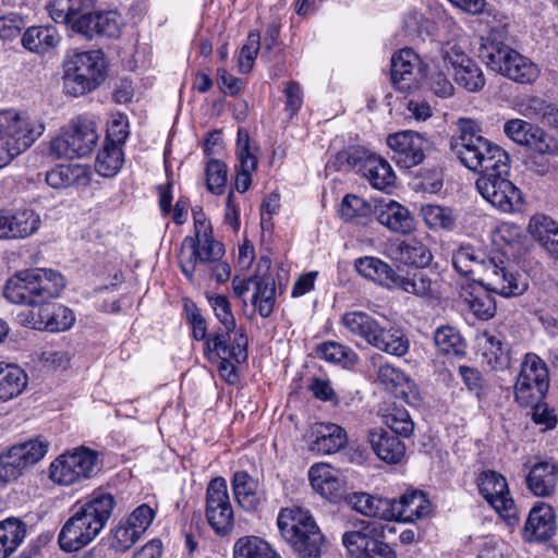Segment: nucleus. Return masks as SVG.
I'll use <instances>...</instances> for the list:
<instances>
[{"label":"nucleus","mask_w":558,"mask_h":558,"mask_svg":"<svg viewBox=\"0 0 558 558\" xmlns=\"http://www.w3.org/2000/svg\"><path fill=\"white\" fill-rule=\"evenodd\" d=\"M527 229L548 254L558 259V223L545 215H535L531 218Z\"/></svg>","instance_id":"nucleus-40"},{"label":"nucleus","mask_w":558,"mask_h":558,"mask_svg":"<svg viewBox=\"0 0 558 558\" xmlns=\"http://www.w3.org/2000/svg\"><path fill=\"white\" fill-rule=\"evenodd\" d=\"M426 75V65L411 48H403L391 57V82L401 93H410L420 87Z\"/></svg>","instance_id":"nucleus-21"},{"label":"nucleus","mask_w":558,"mask_h":558,"mask_svg":"<svg viewBox=\"0 0 558 558\" xmlns=\"http://www.w3.org/2000/svg\"><path fill=\"white\" fill-rule=\"evenodd\" d=\"M549 387L548 369L545 362L534 353L525 354L514 385L517 401L524 407L538 403Z\"/></svg>","instance_id":"nucleus-16"},{"label":"nucleus","mask_w":558,"mask_h":558,"mask_svg":"<svg viewBox=\"0 0 558 558\" xmlns=\"http://www.w3.org/2000/svg\"><path fill=\"white\" fill-rule=\"evenodd\" d=\"M367 439L374 453L386 463L397 464L405 454L404 444L384 428L369 430Z\"/></svg>","instance_id":"nucleus-32"},{"label":"nucleus","mask_w":558,"mask_h":558,"mask_svg":"<svg viewBox=\"0 0 558 558\" xmlns=\"http://www.w3.org/2000/svg\"><path fill=\"white\" fill-rule=\"evenodd\" d=\"M205 515L208 524L218 535H227L231 532L234 517L223 477L213 478L207 486Z\"/></svg>","instance_id":"nucleus-18"},{"label":"nucleus","mask_w":558,"mask_h":558,"mask_svg":"<svg viewBox=\"0 0 558 558\" xmlns=\"http://www.w3.org/2000/svg\"><path fill=\"white\" fill-rule=\"evenodd\" d=\"M204 356L216 364L218 373L228 384L239 380L236 365L247 360V338L244 331L218 329L209 333L204 344Z\"/></svg>","instance_id":"nucleus-7"},{"label":"nucleus","mask_w":558,"mask_h":558,"mask_svg":"<svg viewBox=\"0 0 558 558\" xmlns=\"http://www.w3.org/2000/svg\"><path fill=\"white\" fill-rule=\"evenodd\" d=\"M384 424L393 432V435L409 437L414 429V423L409 412L403 408H392L384 414Z\"/></svg>","instance_id":"nucleus-57"},{"label":"nucleus","mask_w":558,"mask_h":558,"mask_svg":"<svg viewBox=\"0 0 558 558\" xmlns=\"http://www.w3.org/2000/svg\"><path fill=\"white\" fill-rule=\"evenodd\" d=\"M312 487L331 501L341 499L345 492V482L340 470L328 463H316L308 471Z\"/></svg>","instance_id":"nucleus-26"},{"label":"nucleus","mask_w":558,"mask_h":558,"mask_svg":"<svg viewBox=\"0 0 558 558\" xmlns=\"http://www.w3.org/2000/svg\"><path fill=\"white\" fill-rule=\"evenodd\" d=\"M50 444L43 437L31 438L11 446L0 454V488L16 481L41 461Z\"/></svg>","instance_id":"nucleus-14"},{"label":"nucleus","mask_w":558,"mask_h":558,"mask_svg":"<svg viewBox=\"0 0 558 558\" xmlns=\"http://www.w3.org/2000/svg\"><path fill=\"white\" fill-rule=\"evenodd\" d=\"M106 76L101 51L75 52L65 63L64 87L72 96H82L97 88Z\"/></svg>","instance_id":"nucleus-11"},{"label":"nucleus","mask_w":558,"mask_h":558,"mask_svg":"<svg viewBox=\"0 0 558 558\" xmlns=\"http://www.w3.org/2000/svg\"><path fill=\"white\" fill-rule=\"evenodd\" d=\"M341 217L348 221H360L366 219L371 213V205L356 195H347L342 199L340 208Z\"/></svg>","instance_id":"nucleus-58"},{"label":"nucleus","mask_w":558,"mask_h":558,"mask_svg":"<svg viewBox=\"0 0 558 558\" xmlns=\"http://www.w3.org/2000/svg\"><path fill=\"white\" fill-rule=\"evenodd\" d=\"M123 161L121 147L104 144L97 154L95 169L101 177L111 178L120 171Z\"/></svg>","instance_id":"nucleus-52"},{"label":"nucleus","mask_w":558,"mask_h":558,"mask_svg":"<svg viewBox=\"0 0 558 558\" xmlns=\"http://www.w3.org/2000/svg\"><path fill=\"white\" fill-rule=\"evenodd\" d=\"M488 292L493 291L480 286L473 287L471 291L464 290L461 294L474 315L484 320L492 318L496 313L495 300Z\"/></svg>","instance_id":"nucleus-49"},{"label":"nucleus","mask_w":558,"mask_h":558,"mask_svg":"<svg viewBox=\"0 0 558 558\" xmlns=\"http://www.w3.org/2000/svg\"><path fill=\"white\" fill-rule=\"evenodd\" d=\"M348 506L353 510L383 521H391L390 499L368 495L366 493H353L345 497Z\"/></svg>","instance_id":"nucleus-39"},{"label":"nucleus","mask_w":558,"mask_h":558,"mask_svg":"<svg viewBox=\"0 0 558 558\" xmlns=\"http://www.w3.org/2000/svg\"><path fill=\"white\" fill-rule=\"evenodd\" d=\"M315 439L311 444V450L320 454H331L339 451L347 444V433L333 423H316L312 427Z\"/></svg>","instance_id":"nucleus-33"},{"label":"nucleus","mask_w":558,"mask_h":558,"mask_svg":"<svg viewBox=\"0 0 558 558\" xmlns=\"http://www.w3.org/2000/svg\"><path fill=\"white\" fill-rule=\"evenodd\" d=\"M556 532L555 512L551 506L545 502L535 505L527 517L524 534L530 542H544Z\"/></svg>","instance_id":"nucleus-31"},{"label":"nucleus","mask_w":558,"mask_h":558,"mask_svg":"<svg viewBox=\"0 0 558 558\" xmlns=\"http://www.w3.org/2000/svg\"><path fill=\"white\" fill-rule=\"evenodd\" d=\"M437 349L447 355L461 356L465 352V343L460 332L451 326H440L434 333Z\"/></svg>","instance_id":"nucleus-54"},{"label":"nucleus","mask_w":558,"mask_h":558,"mask_svg":"<svg viewBox=\"0 0 558 558\" xmlns=\"http://www.w3.org/2000/svg\"><path fill=\"white\" fill-rule=\"evenodd\" d=\"M454 81L466 90L475 93L485 86V76L480 65L472 59L453 71Z\"/></svg>","instance_id":"nucleus-56"},{"label":"nucleus","mask_w":558,"mask_h":558,"mask_svg":"<svg viewBox=\"0 0 558 558\" xmlns=\"http://www.w3.org/2000/svg\"><path fill=\"white\" fill-rule=\"evenodd\" d=\"M389 510L391 520L414 522L427 517L432 511V504L423 492L413 490L403 494L398 500L390 499Z\"/></svg>","instance_id":"nucleus-29"},{"label":"nucleus","mask_w":558,"mask_h":558,"mask_svg":"<svg viewBox=\"0 0 558 558\" xmlns=\"http://www.w3.org/2000/svg\"><path fill=\"white\" fill-rule=\"evenodd\" d=\"M478 57L492 71L520 84H531L539 75L534 62L504 43L499 29L482 37Z\"/></svg>","instance_id":"nucleus-4"},{"label":"nucleus","mask_w":558,"mask_h":558,"mask_svg":"<svg viewBox=\"0 0 558 558\" xmlns=\"http://www.w3.org/2000/svg\"><path fill=\"white\" fill-rule=\"evenodd\" d=\"M390 250L392 258L405 265L423 268L432 262V253L416 239L400 241Z\"/></svg>","instance_id":"nucleus-42"},{"label":"nucleus","mask_w":558,"mask_h":558,"mask_svg":"<svg viewBox=\"0 0 558 558\" xmlns=\"http://www.w3.org/2000/svg\"><path fill=\"white\" fill-rule=\"evenodd\" d=\"M253 305L262 317H269L276 303V283L271 276H262L255 280Z\"/></svg>","instance_id":"nucleus-47"},{"label":"nucleus","mask_w":558,"mask_h":558,"mask_svg":"<svg viewBox=\"0 0 558 558\" xmlns=\"http://www.w3.org/2000/svg\"><path fill=\"white\" fill-rule=\"evenodd\" d=\"M61 36L52 25L28 27L22 37V45L31 52L44 54L56 49Z\"/></svg>","instance_id":"nucleus-37"},{"label":"nucleus","mask_w":558,"mask_h":558,"mask_svg":"<svg viewBox=\"0 0 558 558\" xmlns=\"http://www.w3.org/2000/svg\"><path fill=\"white\" fill-rule=\"evenodd\" d=\"M208 302L215 313L216 318L222 325V329L235 331L236 322L232 313L229 299L223 294H215L208 296Z\"/></svg>","instance_id":"nucleus-60"},{"label":"nucleus","mask_w":558,"mask_h":558,"mask_svg":"<svg viewBox=\"0 0 558 558\" xmlns=\"http://www.w3.org/2000/svg\"><path fill=\"white\" fill-rule=\"evenodd\" d=\"M452 266L461 276H478L475 282L505 298L521 295L526 283L501 258L487 256L471 245H462L452 255Z\"/></svg>","instance_id":"nucleus-2"},{"label":"nucleus","mask_w":558,"mask_h":558,"mask_svg":"<svg viewBox=\"0 0 558 558\" xmlns=\"http://www.w3.org/2000/svg\"><path fill=\"white\" fill-rule=\"evenodd\" d=\"M421 216L430 229L452 230L456 227L457 215L449 207L426 204L421 207Z\"/></svg>","instance_id":"nucleus-53"},{"label":"nucleus","mask_w":558,"mask_h":558,"mask_svg":"<svg viewBox=\"0 0 558 558\" xmlns=\"http://www.w3.org/2000/svg\"><path fill=\"white\" fill-rule=\"evenodd\" d=\"M46 8L56 23L64 24L84 37L90 32L95 0H51Z\"/></svg>","instance_id":"nucleus-19"},{"label":"nucleus","mask_w":558,"mask_h":558,"mask_svg":"<svg viewBox=\"0 0 558 558\" xmlns=\"http://www.w3.org/2000/svg\"><path fill=\"white\" fill-rule=\"evenodd\" d=\"M38 360L43 367L50 371L65 369L71 361V355L68 351L56 348H48L43 350Z\"/></svg>","instance_id":"nucleus-64"},{"label":"nucleus","mask_w":558,"mask_h":558,"mask_svg":"<svg viewBox=\"0 0 558 558\" xmlns=\"http://www.w3.org/2000/svg\"><path fill=\"white\" fill-rule=\"evenodd\" d=\"M504 132L513 142L541 155H558L557 140L537 125L521 119H511L504 124Z\"/></svg>","instance_id":"nucleus-22"},{"label":"nucleus","mask_w":558,"mask_h":558,"mask_svg":"<svg viewBox=\"0 0 558 558\" xmlns=\"http://www.w3.org/2000/svg\"><path fill=\"white\" fill-rule=\"evenodd\" d=\"M317 357L342 367L353 366L357 360V354L350 348L339 342H324L316 347Z\"/></svg>","instance_id":"nucleus-50"},{"label":"nucleus","mask_w":558,"mask_h":558,"mask_svg":"<svg viewBox=\"0 0 558 558\" xmlns=\"http://www.w3.org/2000/svg\"><path fill=\"white\" fill-rule=\"evenodd\" d=\"M548 104L546 99L538 96H523L517 100L515 109L529 119H539L542 121Z\"/></svg>","instance_id":"nucleus-63"},{"label":"nucleus","mask_w":558,"mask_h":558,"mask_svg":"<svg viewBox=\"0 0 558 558\" xmlns=\"http://www.w3.org/2000/svg\"><path fill=\"white\" fill-rule=\"evenodd\" d=\"M99 140L95 121L85 117L73 119L50 143L54 158H75L89 155Z\"/></svg>","instance_id":"nucleus-12"},{"label":"nucleus","mask_w":558,"mask_h":558,"mask_svg":"<svg viewBox=\"0 0 558 558\" xmlns=\"http://www.w3.org/2000/svg\"><path fill=\"white\" fill-rule=\"evenodd\" d=\"M277 525L283 539L301 558H317L323 535L308 510L300 507L281 509Z\"/></svg>","instance_id":"nucleus-8"},{"label":"nucleus","mask_w":558,"mask_h":558,"mask_svg":"<svg viewBox=\"0 0 558 558\" xmlns=\"http://www.w3.org/2000/svg\"><path fill=\"white\" fill-rule=\"evenodd\" d=\"M257 148L251 144L248 132L240 128L236 138V158L239 161L238 173L235 178V189L240 193L248 190L252 183V174L257 168Z\"/></svg>","instance_id":"nucleus-28"},{"label":"nucleus","mask_w":558,"mask_h":558,"mask_svg":"<svg viewBox=\"0 0 558 558\" xmlns=\"http://www.w3.org/2000/svg\"><path fill=\"white\" fill-rule=\"evenodd\" d=\"M40 216L32 208L0 210V239H25L39 229Z\"/></svg>","instance_id":"nucleus-24"},{"label":"nucleus","mask_w":558,"mask_h":558,"mask_svg":"<svg viewBox=\"0 0 558 558\" xmlns=\"http://www.w3.org/2000/svg\"><path fill=\"white\" fill-rule=\"evenodd\" d=\"M340 322L351 337L362 339L369 345H373L377 331H380L381 322L363 311L347 312Z\"/></svg>","instance_id":"nucleus-35"},{"label":"nucleus","mask_w":558,"mask_h":558,"mask_svg":"<svg viewBox=\"0 0 558 558\" xmlns=\"http://www.w3.org/2000/svg\"><path fill=\"white\" fill-rule=\"evenodd\" d=\"M114 505L116 499L108 490H93L63 524L58 536L60 548L73 553L92 543L106 526Z\"/></svg>","instance_id":"nucleus-1"},{"label":"nucleus","mask_w":558,"mask_h":558,"mask_svg":"<svg viewBox=\"0 0 558 558\" xmlns=\"http://www.w3.org/2000/svg\"><path fill=\"white\" fill-rule=\"evenodd\" d=\"M100 470L98 451L80 446L58 456L50 463L49 478L60 486H72L95 477Z\"/></svg>","instance_id":"nucleus-10"},{"label":"nucleus","mask_w":558,"mask_h":558,"mask_svg":"<svg viewBox=\"0 0 558 558\" xmlns=\"http://www.w3.org/2000/svg\"><path fill=\"white\" fill-rule=\"evenodd\" d=\"M26 378L20 367L0 363V401L19 396L26 385Z\"/></svg>","instance_id":"nucleus-48"},{"label":"nucleus","mask_w":558,"mask_h":558,"mask_svg":"<svg viewBox=\"0 0 558 558\" xmlns=\"http://www.w3.org/2000/svg\"><path fill=\"white\" fill-rule=\"evenodd\" d=\"M75 322L73 312L63 305H53L51 311H43L39 319L32 324L34 329L60 332L70 329Z\"/></svg>","instance_id":"nucleus-44"},{"label":"nucleus","mask_w":558,"mask_h":558,"mask_svg":"<svg viewBox=\"0 0 558 558\" xmlns=\"http://www.w3.org/2000/svg\"><path fill=\"white\" fill-rule=\"evenodd\" d=\"M377 220L397 233L407 234L415 228V220L409 209L396 201H388L378 206Z\"/></svg>","instance_id":"nucleus-34"},{"label":"nucleus","mask_w":558,"mask_h":558,"mask_svg":"<svg viewBox=\"0 0 558 558\" xmlns=\"http://www.w3.org/2000/svg\"><path fill=\"white\" fill-rule=\"evenodd\" d=\"M355 269L362 277L381 287L389 290H395L396 288L398 272L389 264L377 257L364 256L357 258L355 260Z\"/></svg>","instance_id":"nucleus-36"},{"label":"nucleus","mask_w":558,"mask_h":558,"mask_svg":"<svg viewBox=\"0 0 558 558\" xmlns=\"http://www.w3.org/2000/svg\"><path fill=\"white\" fill-rule=\"evenodd\" d=\"M234 498L245 511L255 510L260 501L257 481L245 471H236L231 481Z\"/></svg>","instance_id":"nucleus-43"},{"label":"nucleus","mask_w":558,"mask_h":558,"mask_svg":"<svg viewBox=\"0 0 558 558\" xmlns=\"http://www.w3.org/2000/svg\"><path fill=\"white\" fill-rule=\"evenodd\" d=\"M141 537L142 534L122 519L112 532L111 546L114 550L122 553L130 549Z\"/></svg>","instance_id":"nucleus-61"},{"label":"nucleus","mask_w":558,"mask_h":558,"mask_svg":"<svg viewBox=\"0 0 558 558\" xmlns=\"http://www.w3.org/2000/svg\"><path fill=\"white\" fill-rule=\"evenodd\" d=\"M377 380L387 390L404 400L408 404L418 407L422 397L415 383L400 368L386 363L377 369Z\"/></svg>","instance_id":"nucleus-25"},{"label":"nucleus","mask_w":558,"mask_h":558,"mask_svg":"<svg viewBox=\"0 0 558 558\" xmlns=\"http://www.w3.org/2000/svg\"><path fill=\"white\" fill-rule=\"evenodd\" d=\"M227 183V167L217 159H210L206 166L207 190L214 194H221Z\"/></svg>","instance_id":"nucleus-62"},{"label":"nucleus","mask_w":558,"mask_h":558,"mask_svg":"<svg viewBox=\"0 0 558 558\" xmlns=\"http://www.w3.org/2000/svg\"><path fill=\"white\" fill-rule=\"evenodd\" d=\"M45 125L26 112L0 111V169L28 149L44 133Z\"/></svg>","instance_id":"nucleus-6"},{"label":"nucleus","mask_w":558,"mask_h":558,"mask_svg":"<svg viewBox=\"0 0 558 558\" xmlns=\"http://www.w3.org/2000/svg\"><path fill=\"white\" fill-rule=\"evenodd\" d=\"M262 38L258 32H251L246 38V43L242 46L238 65L241 73H248L254 65L255 59L262 49Z\"/></svg>","instance_id":"nucleus-59"},{"label":"nucleus","mask_w":558,"mask_h":558,"mask_svg":"<svg viewBox=\"0 0 558 558\" xmlns=\"http://www.w3.org/2000/svg\"><path fill=\"white\" fill-rule=\"evenodd\" d=\"M338 158L352 166L361 163L362 175L376 190L386 191L395 184L396 175L390 163L379 156L367 155L364 150L352 148L341 151Z\"/></svg>","instance_id":"nucleus-20"},{"label":"nucleus","mask_w":558,"mask_h":558,"mask_svg":"<svg viewBox=\"0 0 558 558\" xmlns=\"http://www.w3.org/2000/svg\"><path fill=\"white\" fill-rule=\"evenodd\" d=\"M427 141L413 131H401L387 137V145L392 150V159L397 166L404 169L421 163L425 157Z\"/></svg>","instance_id":"nucleus-23"},{"label":"nucleus","mask_w":558,"mask_h":558,"mask_svg":"<svg viewBox=\"0 0 558 558\" xmlns=\"http://www.w3.org/2000/svg\"><path fill=\"white\" fill-rule=\"evenodd\" d=\"M527 489L536 497H550L558 484V464L554 461H538L525 476Z\"/></svg>","instance_id":"nucleus-30"},{"label":"nucleus","mask_w":558,"mask_h":558,"mask_svg":"<svg viewBox=\"0 0 558 558\" xmlns=\"http://www.w3.org/2000/svg\"><path fill=\"white\" fill-rule=\"evenodd\" d=\"M379 330L373 342V348L393 356H404L410 350V341L407 335L400 328L384 324L379 325Z\"/></svg>","instance_id":"nucleus-38"},{"label":"nucleus","mask_w":558,"mask_h":558,"mask_svg":"<svg viewBox=\"0 0 558 558\" xmlns=\"http://www.w3.org/2000/svg\"><path fill=\"white\" fill-rule=\"evenodd\" d=\"M63 276L52 269L21 270L10 277L4 286V298L19 305L41 306L58 298L64 288Z\"/></svg>","instance_id":"nucleus-5"},{"label":"nucleus","mask_w":558,"mask_h":558,"mask_svg":"<svg viewBox=\"0 0 558 558\" xmlns=\"http://www.w3.org/2000/svg\"><path fill=\"white\" fill-rule=\"evenodd\" d=\"M233 558H281L271 545L257 536L239 538L233 547Z\"/></svg>","instance_id":"nucleus-46"},{"label":"nucleus","mask_w":558,"mask_h":558,"mask_svg":"<svg viewBox=\"0 0 558 558\" xmlns=\"http://www.w3.org/2000/svg\"><path fill=\"white\" fill-rule=\"evenodd\" d=\"M121 25V16L117 12H98L95 10L90 23L92 29L85 37L93 38L95 35L116 37L120 34Z\"/></svg>","instance_id":"nucleus-55"},{"label":"nucleus","mask_w":558,"mask_h":558,"mask_svg":"<svg viewBox=\"0 0 558 558\" xmlns=\"http://www.w3.org/2000/svg\"><path fill=\"white\" fill-rule=\"evenodd\" d=\"M395 290H400L420 298L432 296L434 293L433 280L423 269L398 274Z\"/></svg>","instance_id":"nucleus-45"},{"label":"nucleus","mask_w":558,"mask_h":558,"mask_svg":"<svg viewBox=\"0 0 558 558\" xmlns=\"http://www.w3.org/2000/svg\"><path fill=\"white\" fill-rule=\"evenodd\" d=\"M46 182L53 189H68L88 184L89 177L87 169L82 165H59L46 173Z\"/></svg>","instance_id":"nucleus-41"},{"label":"nucleus","mask_w":558,"mask_h":558,"mask_svg":"<svg viewBox=\"0 0 558 558\" xmlns=\"http://www.w3.org/2000/svg\"><path fill=\"white\" fill-rule=\"evenodd\" d=\"M458 126L459 134L451 138L450 148L465 168L480 175L493 171L494 168L506 169L508 154L481 135L473 120L459 119Z\"/></svg>","instance_id":"nucleus-3"},{"label":"nucleus","mask_w":558,"mask_h":558,"mask_svg":"<svg viewBox=\"0 0 558 558\" xmlns=\"http://www.w3.org/2000/svg\"><path fill=\"white\" fill-rule=\"evenodd\" d=\"M26 524L19 518L10 517L0 521V545L11 555L26 537Z\"/></svg>","instance_id":"nucleus-51"},{"label":"nucleus","mask_w":558,"mask_h":558,"mask_svg":"<svg viewBox=\"0 0 558 558\" xmlns=\"http://www.w3.org/2000/svg\"><path fill=\"white\" fill-rule=\"evenodd\" d=\"M510 166L506 161V169L494 168L478 177L475 182L476 190L493 207L505 214L519 211L523 204L521 191L507 178Z\"/></svg>","instance_id":"nucleus-15"},{"label":"nucleus","mask_w":558,"mask_h":558,"mask_svg":"<svg viewBox=\"0 0 558 558\" xmlns=\"http://www.w3.org/2000/svg\"><path fill=\"white\" fill-rule=\"evenodd\" d=\"M395 527L381 521L362 522L360 530L343 534L342 542L356 558H396L392 548L385 542Z\"/></svg>","instance_id":"nucleus-13"},{"label":"nucleus","mask_w":558,"mask_h":558,"mask_svg":"<svg viewBox=\"0 0 558 558\" xmlns=\"http://www.w3.org/2000/svg\"><path fill=\"white\" fill-rule=\"evenodd\" d=\"M444 24L448 28V38L441 41L439 56L444 66L454 71L472 59L466 53V40L462 29L451 19H446Z\"/></svg>","instance_id":"nucleus-27"},{"label":"nucleus","mask_w":558,"mask_h":558,"mask_svg":"<svg viewBox=\"0 0 558 558\" xmlns=\"http://www.w3.org/2000/svg\"><path fill=\"white\" fill-rule=\"evenodd\" d=\"M195 236H186L182 243L180 265L185 277L192 281L198 265L215 263L223 255V245L214 240L211 223L203 210L194 209Z\"/></svg>","instance_id":"nucleus-9"},{"label":"nucleus","mask_w":558,"mask_h":558,"mask_svg":"<svg viewBox=\"0 0 558 558\" xmlns=\"http://www.w3.org/2000/svg\"><path fill=\"white\" fill-rule=\"evenodd\" d=\"M476 482L478 490L485 500L499 513L508 525H515L519 522V518L505 476L496 471L485 470L480 473Z\"/></svg>","instance_id":"nucleus-17"}]
</instances>
